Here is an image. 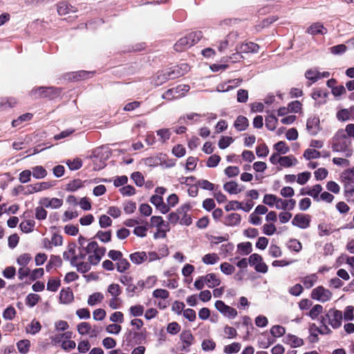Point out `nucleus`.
<instances>
[{"mask_svg":"<svg viewBox=\"0 0 354 354\" xmlns=\"http://www.w3.org/2000/svg\"><path fill=\"white\" fill-rule=\"evenodd\" d=\"M40 297L37 294L30 293L26 299V304L30 307H33L39 301Z\"/></svg>","mask_w":354,"mask_h":354,"instance_id":"obj_45","label":"nucleus"},{"mask_svg":"<svg viewBox=\"0 0 354 354\" xmlns=\"http://www.w3.org/2000/svg\"><path fill=\"white\" fill-rule=\"evenodd\" d=\"M131 261L136 264H140L147 259V254L145 252H138L130 255Z\"/></svg>","mask_w":354,"mask_h":354,"instance_id":"obj_26","label":"nucleus"},{"mask_svg":"<svg viewBox=\"0 0 354 354\" xmlns=\"http://www.w3.org/2000/svg\"><path fill=\"white\" fill-rule=\"evenodd\" d=\"M234 139L232 137L229 136H223L218 141V147L220 149H225L227 148L232 142Z\"/></svg>","mask_w":354,"mask_h":354,"instance_id":"obj_64","label":"nucleus"},{"mask_svg":"<svg viewBox=\"0 0 354 354\" xmlns=\"http://www.w3.org/2000/svg\"><path fill=\"white\" fill-rule=\"evenodd\" d=\"M189 90L188 85H179L175 88L168 89L162 95L164 99L171 100L183 96Z\"/></svg>","mask_w":354,"mask_h":354,"instance_id":"obj_4","label":"nucleus"},{"mask_svg":"<svg viewBox=\"0 0 354 354\" xmlns=\"http://www.w3.org/2000/svg\"><path fill=\"white\" fill-rule=\"evenodd\" d=\"M239 36V35L236 31L230 32L224 39L220 41L218 46V50L220 52H223L228 48L234 46V44L237 41Z\"/></svg>","mask_w":354,"mask_h":354,"instance_id":"obj_5","label":"nucleus"},{"mask_svg":"<svg viewBox=\"0 0 354 354\" xmlns=\"http://www.w3.org/2000/svg\"><path fill=\"white\" fill-rule=\"evenodd\" d=\"M151 223L153 225L158 227H162V225H165L166 227H169V223H166L161 216H153L151 218Z\"/></svg>","mask_w":354,"mask_h":354,"instance_id":"obj_51","label":"nucleus"},{"mask_svg":"<svg viewBox=\"0 0 354 354\" xmlns=\"http://www.w3.org/2000/svg\"><path fill=\"white\" fill-rule=\"evenodd\" d=\"M219 257L216 253H209L205 254L202 261L205 264L214 265L219 261Z\"/></svg>","mask_w":354,"mask_h":354,"instance_id":"obj_30","label":"nucleus"},{"mask_svg":"<svg viewBox=\"0 0 354 354\" xmlns=\"http://www.w3.org/2000/svg\"><path fill=\"white\" fill-rule=\"evenodd\" d=\"M286 333V329L284 327L279 326V325H275L272 326L270 329V333L274 337H281L283 335Z\"/></svg>","mask_w":354,"mask_h":354,"instance_id":"obj_53","label":"nucleus"},{"mask_svg":"<svg viewBox=\"0 0 354 354\" xmlns=\"http://www.w3.org/2000/svg\"><path fill=\"white\" fill-rule=\"evenodd\" d=\"M16 310L14 307L10 306L3 313V317L6 320H12L16 315Z\"/></svg>","mask_w":354,"mask_h":354,"instance_id":"obj_44","label":"nucleus"},{"mask_svg":"<svg viewBox=\"0 0 354 354\" xmlns=\"http://www.w3.org/2000/svg\"><path fill=\"white\" fill-rule=\"evenodd\" d=\"M332 293L328 289L324 288L323 286H318L313 289L311 292V297L313 299L326 302L330 299Z\"/></svg>","mask_w":354,"mask_h":354,"instance_id":"obj_6","label":"nucleus"},{"mask_svg":"<svg viewBox=\"0 0 354 354\" xmlns=\"http://www.w3.org/2000/svg\"><path fill=\"white\" fill-rule=\"evenodd\" d=\"M317 279V277L316 276V274H311L304 277L302 280V282L306 288H310L316 282Z\"/></svg>","mask_w":354,"mask_h":354,"instance_id":"obj_47","label":"nucleus"},{"mask_svg":"<svg viewBox=\"0 0 354 354\" xmlns=\"http://www.w3.org/2000/svg\"><path fill=\"white\" fill-rule=\"evenodd\" d=\"M278 197L274 194H266L263 197V203L270 207H272L274 204L277 205Z\"/></svg>","mask_w":354,"mask_h":354,"instance_id":"obj_48","label":"nucleus"},{"mask_svg":"<svg viewBox=\"0 0 354 354\" xmlns=\"http://www.w3.org/2000/svg\"><path fill=\"white\" fill-rule=\"evenodd\" d=\"M82 186L80 179H75L66 185V190L74 192Z\"/></svg>","mask_w":354,"mask_h":354,"instance_id":"obj_49","label":"nucleus"},{"mask_svg":"<svg viewBox=\"0 0 354 354\" xmlns=\"http://www.w3.org/2000/svg\"><path fill=\"white\" fill-rule=\"evenodd\" d=\"M277 124V118L272 115H268L266 118V127L270 131L275 129Z\"/></svg>","mask_w":354,"mask_h":354,"instance_id":"obj_42","label":"nucleus"},{"mask_svg":"<svg viewBox=\"0 0 354 354\" xmlns=\"http://www.w3.org/2000/svg\"><path fill=\"white\" fill-rule=\"evenodd\" d=\"M34 225L35 221L32 220H28L21 222L19 227L24 232L28 233L33 230Z\"/></svg>","mask_w":354,"mask_h":354,"instance_id":"obj_43","label":"nucleus"},{"mask_svg":"<svg viewBox=\"0 0 354 354\" xmlns=\"http://www.w3.org/2000/svg\"><path fill=\"white\" fill-rule=\"evenodd\" d=\"M91 265L92 264L88 261V262H80L79 263L75 262L74 266H76L78 272L86 273L91 269Z\"/></svg>","mask_w":354,"mask_h":354,"instance_id":"obj_55","label":"nucleus"},{"mask_svg":"<svg viewBox=\"0 0 354 354\" xmlns=\"http://www.w3.org/2000/svg\"><path fill=\"white\" fill-rule=\"evenodd\" d=\"M220 268L221 272L227 275L232 274L235 271V267L227 262L222 263Z\"/></svg>","mask_w":354,"mask_h":354,"instance_id":"obj_50","label":"nucleus"},{"mask_svg":"<svg viewBox=\"0 0 354 354\" xmlns=\"http://www.w3.org/2000/svg\"><path fill=\"white\" fill-rule=\"evenodd\" d=\"M51 186L52 185L48 182H42L35 183L34 185H30L27 187V191L26 192V194H30L35 192L45 190L50 188Z\"/></svg>","mask_w":354,"mask_h":354,"instance_id":"obj_12","label":"nucleus"},{"mask_svg":"<svg viewBox=\"0 0 354 354\" xmlns=\"http://www.w3.org/2000/svg\"><path fill=\"white\" fill-rule=\"evenodd\" d=\"M342 313L335 308L330 309L324 316L321 317L322 324H328L333 328H338L342 325Z\"/></svg>","mask_w":354,"mask_h":354,"instance_id":"obj_2","label":"nucleus"},{"mask_svg":"<svg viewBox=\"0 0 354 354\" xmlns=\"http://www.w3.org/2000/svg\"><path fill=\"white\" fill-rule=\"evenodd\" d=\"M191 207L188 204H185L180 206L178 209V212L180 214V223L181 225H189L192 223V218L189 214H187L188 211L190 209Z\"/></svg>","mask_w":354,"mask_h":354,"instance_id":"obj_9","label":"nucleus"},{"mask_svg":"<svg viewBox=\"0 0 354 354\" xmlns=\"http://www.w3.org/2000/svg\"><path fill=\"white\" fill-rule=\"evenodd\" d=\"M180 76L178 68L175 66L167 68L161 72H158L157 75V84H161L165 82L178 78Z\"/></svg>","mask_w":354,"mask_h":354,"instance_id":"obj_3","label":"nucleus"},{"mask_svg":"<svg viewBox=\"0 0 354 354\" xmlns=\"http://www.w3.org/2000/svg\"><path fill=\"white\" fill-rule=\"evenodd\" d=\"M133 336V337H142L143 334L142 333H138V332H134L133 333L131 330H129L128 333H127L124 335V339L123 340L122 345L130 346L131 342V337Z\"/></svg>","mask_w":354,"mask_h":354,"instance_id":"obj_32","label":"nucleus"},{"mask_svg":"<svg viewBox=\"0 0 354 354\" xmlns=\"http://www.w3.org/2000/svg\"><path fill=\"white\" fill-rule=\"evenodd\" d=\"M54 87L41 86L31 91L30 94L35 97H49L58 94Z\"/></svg>","mask_w":354,"mask_h":354,"instance_id":"obj_7","label":"nucleus"},{"mask_svg":"<svg viewBox=\"0 0 354 354\" xmlns=\"http://www.w3.org/2000/svg\"><path fill=\"white\" fill-rule=\"evenodd\" d=\"M32 176L37 179L44 178L47 176V171L42 166H36L32 168Z\"/></svg>","mask_w":354,"mask_h":354,"instance_id":"obj_36","label":"nucleus"},{"mask_svg":"<svg viewBox=\"0 0 354 354\" xmlns=\"http://www.w3.org/2000/svg\"><path fill=\"white\" fill-rule=\"evenodd\" d=\"M241 222V216L236 213H232L225 218V224L229 226H234Z\"/></svg>","mask_w":354,"mask_h":354,"instance_id":"obj_25","label":"nucleus"},{"mask_svg":"<svg viewBox=\"0 0 354 354\" xmlns=\"http://www.w3.org/2000/svg\"><path fill=\"white\" fill-rule=\"evenodd\" d=\"M17 347L19 353L26 354L30 347V342L28 339H22L17 343Z\"/></svg>","mask_w":354,"mask_h":354,"instance_id":"obj_31","label":"nucleus"},{"mask_svg":"<svg viewBox=\"0 0 354 354\" xmlns=\"http://www.w3.org/2000/svg\"><path fill=\"white\" fill-rule=\"evenodd\" d=\"M223 189L230 194H236L242 191L238 183L234 181H230L224 184Z\"/></svg>","mask_w":354,"mask_h":354,"instance_id":"obj_22","label":"nucleus"},{"mask_svg":"<svg viewBox=\"0 0 354 354\" xmlns=\"http://www.w3.org/2000/svg\"><path fill=\"white\" fill-rule=\"evenodd\" d=\"M327 32L326 29L321 23H315L309 26L307 29V32L311 35L321 34L324 35Z\"/></svg>","mask_w":354,"mask_h":354,"instance_id":"obj_20","label":"nucleus"},{"mask_svg":"<svg viewBox=\"0 0 354 354\" xmlns=\"http://www.w3.org/2000/svg\"><path fill=\"white\" fill-rule=\"evenodd\" d=\"M77 330L82 335H88L91 332V326L88 322H81L77 326Z\"/></svg>","mask_w":354,"mask_h":354,"instance_id":"obj_33","label":"nucleus"},{"mask_svg":"<svg viewBox=\"0 0 354 354\" xmlns=\"http://www.w3.org/2000/svg\"><path fill=\"white\" fill-rule=\"evenodd\" d=\"M117 270L119 272H124L126 270H129L130 267V263L126 259L122 257L120 260H118L117 263Z\"/></svg>","mask_w":354,"mask_h":354,"instance_id":"obj_40","label":"nucleus"},{"mask_svg":"<svg viewBox=\"0 0 354 354\" xmlns=\"http://www.w3.org/2000/svg\"><path fill=\"white\" fill-rule=\"evenodd\" d=\"M107 291L114 297H118L121 294L120 287L116 283H112L109 286Z\"/></svg>","mask_w":354,"mask_h":354,"instance_id":"obj_57","label":"nucleus"},{"mask_svg":"<svg viewBox=\"0 0 354 354\" xmlns=\"http://www.w3.org/2000/svg\"><path fill=\"white\" fill-rule=\"evenodd\" d=\"M32 117V115L31 113H26L20 115L17 119L14 120L12 122V125L14 127H18L21 122L23 121H28L30 120Z\"/></svg>","mask_w":354,"mask_h":354,"instance_id":"obj_59","label":"nucleus"},{"mask_svg":"<svg viewBox=\"0 0 354 354\" xmlns=\"http://www.w3.org/2000/svg\"><path fill=\"white\" fill-rule=\"evenodd\" d=\"M129 311L132 316H141L144 313V307L141 305L133 306L129 308Z\"/></svg>","mask_w":354,"mask_h":354,"instance_id":"obj_63","label":"nucleus"},{"mask_svg":"<svg viewBox=\"0 0 354 354\" xmlns=\"http://www.w3.org/2000/svg\"><path fill=\"white\" fill-rule=\"evenodd\" d=\"M310 217L307 214H297L292 220V224L301 229H306L309 227Z\"/></svg>","mask_w":354,"mask_h":354,"instance_id":"obj_10","label":"nucleus"},{"mask_svg":"<svg viewBox=\"0 0 354 354\" xmlns=\"http://www.w3.org/2000/svg\"><path fill=\"white\" fill-rule=\"evenodd\" d=\"M274 149L278 153H286L289 151V147L286 145L283 141H279L274 145Z\"/></svg>","mask_w":354,"mask_h":354,"instance_id":"obj_52","label":"nucleus"},{"mask_svg":"<svg viewBox=\"0 0 354 354\" xmlns=\"http://www.w3.org/2000/svg\"><path fill=\"white\" fill-rule=\"evenodd\" d=\"M295 205L296 201L295 199L283 200L281 198H278L276 208L278 209L292 210L295 208Z\"/></svg>","mask_w":354,"mask_h":354,"instance_id":"obj_14","label":"nucleus"},{"mask_svg":"<svg viewBox=\"0 0 354 354\" xmlns=\"http://www.w3.org/2000/svg\"><path fill=\"white\" fill-rule=\"evenodd\" d=\"M320 156V152L315 150L308 149L304 151V157L307 160L315 159Z\"/></svg>","mask_w":354,"mask_h":354,"instance_id":"obj_58","label":"nucleus"},{"mask_svg":"<svg viewBox=\"0 0 354 354\" xmlns=\"http://www.w3.org/2000/svg\"><path fill=\"white\" fill-rule=\"evenodd\" d=\"M205 283L208 288H212L221 283V280L214 273H209L204 276Z\"/></svg>","mask_w":354,"mask_h":354,"instance_id":"obj_17","label":"nucleus"},{"mask_svg":"<svg viewBox=\"0 0 354 354\" xmlns=\"http://www.w3.org/2000/svg\"><path fill=\"white\" fill-rule=\"evenodd\" d=\"M297 162V160L293 156H281L280 165L285 167H289Z\"/></svg>","mask_w":354,"mask_h":354,"instance_id":"obj_41","label":"nucleus"},{"mask_svg":"<svg viewBox=\"0 0 354 354\" xmlns=\"http://www.w3.org/2000/svg\"><path fill=\"white\" fill-rule=\"evenodd\" d=\"M215 308L224 316H226L230 319H233L237 315L236 310L226 305L223 301H216L215 302Z\"/></svg>","mask_w":354,"mask_h":354,"instance_id":"obj_8","label":"nucleus"},{"mask_svg":"<svg viewBox=\"0 0 354 354\" xmlns=\"http://www.w3.org/2000/svg\"><path fill=\"white\" fill-rule=\"evenodd\" d=\"M60 302L64 304H68L73 300V293L69 288L63 289L59 293Z\"/></svg>","mask_w":354,"mask_h":354,"instance_id":"obj_18","label":"nucleus"},{"mask_svg":"<svg viewBox=\"0 0 354 354\" xmlns=\"http://www.w3.org/2000/svg\"><path fill=\"white\" fill-rule=\"evenodd\" d=\"M105 252H106L105 248H104V247L100 248L97 245V248L95 251V253L88 255V261H89L90 263H91L94 266L97 265L100 263L102 257L104 255Z\"/></svg>","mask_w":354,"mask_h":354,"instance_id":"obj_13","label":"nucleus"},{"mask_svg":"<svg viewBox=\"0 0 354 354\" xmlns=\"http://www.w3.org/2000/svg\"><path fill=\"white\" fill-rule=\"evenodd\" d=\"M73 9V7L66 1L60 2L57 5V12L59 15H65L71 11L74 12Z\"/></svg>","mask_w":354,"mask_h":354,"instance_id":"obj_28","label":"nucleus"},{"mask_svg":"<svg viewBox=\"0 0 354 354\" xmlns=\"http://www.w3.org/2000/svg\"><path fill=\"white\" fill-rule=\"evenodd\" d=\"M285 342L294 348L299 347L304 344V340L301 338L291 334L285 337Z\"/></svg>","mask_w":354,"mask_h":354,"instance_id":"obj_19","label":"nucleus"},{"mask_svg":"<svg viewBox=\"0 0 354 354\" xmlns=\"http://www.w3.org/2000/svg\"><path fill=\"white\" fill-rule=\"evenodd\" d=\"M191 46V41L188 39L187 36L185 35L176 41L174 48L176 51L182 52Z\"/></svg>","mask_w":354,"mask_h":354,"instance_id":"obj_15","label":"nucleus"},{"mask_svg":"<svg viewBox=\"0 0 354 354\" xmlns=\"http://www.w3.org/2000/svg\"><path fill=\"white\" fill-rule=\"evenodd\" d=\"M323 311V306L320 304L315 305L312 309L308 313V315L311 319H315L317 318L319 314H321Z\"/></svg>","mask_w":354,"mask_h":354,"instance_id":"obj_46","label":"nucleus"},{"mask_svg":"<svg viewBox=\"0 0 354 354\" xmlns=\"http://www.w3.org/2000/svg\"><path fill=\"white\" fill-rule=\"evenodd\" d=\"M96 237H97L101 241L104 243L109 242L111 239V232L99 231L96 234Z\"/></svg>","mask_w":354,"mask_h":354,"instance_id":"obj_56","label":"nucleus"},{"mask_svg":"<svg viewBox=\"0 0 354 354\" xmlns=\"http://www.w3.org/2000/svg\"><path fill=\"white\" fill-rule=\"evenodd\" d=\"M303 189H301V194L302 195H304V194H307L308 196H312L315 200H317V201L319 200V194L322 192V187L321 186V185L319 184H317L315 185H314L312 189H309L308 192H303Z\"/></svg>","mask_w":354,"mask_h":354,"instance_id":"obj_23","label":"nucleus"},{"mask_svg":"<svg viewBox=\"0 0 354 354\" xmlns=\"http://www.w3.org/2000/svg\"><path fill=\"white\" fill-rule=\"evenodd\" d=\"M41 328V326L39 322L33 319L32 322L26 327V332L31 335H35L39 333Z\"/></svg>","mask_w":354,"mask_h":354,"instance_id":"obj_27","label":"nucleus"},{"mask_svg":"<svg viewBox=\"0 0 354 354\" xmlns=\"http://www.w3.org/2000/svg\"><path fill=\"white\" fill-rule=\"evenodd\" d=\"M346 50H347V47L344 44H339V45L330 47L329 48L330 53L335 55L343 54L346 52Z\"/></svg>","mask_w":354,"mask_h":354,"instance_id":"obj_54","label":"nucleus"},{"mask_svg":"<svg viewBox=\"0 0 354 354\" xmlns=\"http://www.w3.org/2000/svg\"><path fill=\"white\" fill-rule=\"evenodd\" d=\"M241 345L239 342H234L224 347L223 351L227 354L236 353L241 349Z\"/></svg>","mask_w":354,"mask_h":354,"instance_id":"obj_35","label":"nucleus"},{"mask_svg":"<svg viewBox=\"0 0 354 354\" xmlns=\"http://www.w3.org/2000/svg\"><path fill=\"white\" fill-rule=\"evenodd\" d=\"M32 257L28 253H24L21 254L17 259V263L21 267H26V266L30 262Z\"/></svg>","mask_w":354,"mask_h":354,"instance_id":"obj_37","label":"nucleus"},{"mask_svg":"<svg viewBox=\"0 0 354 354\" xmlns=\"http://www.w3.org/2000/svg\"><path fill=\"white\" fill-rule=\"evenodd\" d=\"M351 141L344 132V129L337 131L333 138L332 149L333 151L342 152L346 158L351 156L353 150L350 146Z\"/></svg>","mask_w":354,"mask_h":354,"instance_id":"obj_1","label":"nucleus"},{"mask_svg":"<svg viewBox=\"0 0 354 354\" xmlns=\"http://www.w3.org/2000/svg\"><path fill=\"white\" fill-rule=\"evenodd\" d=\"M351 114V110L348 111V109H344L337 112V118L338 120L344 122L349 120Z\"/></svg>","mask_w":354,"mask_h":354,"instance_id":"obj_62","label":"nucleus"},{"mask_svg":"<svg viewBox=\"0 0 354 354\" xmlns=\"http://www.w3.org/2000/svg\"><path fill=\"white\" fill-rule=\"evenodd\" d=\"M259 46L254 42H245L236 45L235 50L241 53H257Z\"/></svg>","mask_w":354,"mask_h":354,"instance_id":"obj_11","label":"nucleus"},{"mask_svg":"<svg viewBox=\"0 0 354 354\" xmlns=\"http://www.w3.org/2000/svg\"><path fill=\"white\" fill-rule=\"evenodd\" d=\"M158 136H159V140L165 143L169 140L171 133L169 129H161L156 131Z\"/></svg>","mask_w":354,"mask_h":354,"instance_id":"obj_34","label":"nucleus"},{"mask_svg":"<svg viewBox=\"0 0 354 354\" xmlns=\"http://www.w3.org/2000/svg\"><path fill=\"white\" fill-rule=\"evenodd\" d=\"M342 183H354V167L344 170L340 174Z\"/></svg>","mask_w":354,"mask_h":354,"instance_id":"obj_24","label":"nucleus"},{"mask_svg":"<svg viewBox=\"0 0 354 354\" xmlns=\"http://www.w3.org/2000/svg\"><path fill=\"white\" fill-rule=\"evenodd\" d=\"M180 339L187 346H189L194 340V337L189 330L183 331L180 334Z\"/></svg>","mask_w":354,"mask_h":354,"instance_id":"obj_38","label":"nucleus"},{"mask_svg":"<svg viewBox=\"0 0 354 354\" xmlns=\"http://www.w3.org/2000/svg\"><path fill=\"white\" fill-rule=\"evenodd\" d=\"M60 286L59 280L50 279L47 283V290L51 292H55Z\"/></svg>","mask_w":354,"mask_h":354,"instance_id":"obj_60","label":"nucleus"},{"mask_svg":"<svg viewBox=\"0 0 354 354\" xmlns=\"http://www.w3.org/2000/svg\"><path fill=\"white\" fill-rule=\"evenodd\" d=\"M131 178L135 182L137 186L141 187L145 183L144 177L139 171L133 172L131 174Z\"/></svg>","mask_w":354,"mask_h":354,"instance_id":"obj_61","label":"nucleus"},{"mask_svg":"<svg viewBox=\"0 0 354 354\" xmlns=\"http://www.w3.org/2000/svg\"><path fill=\"white\" fill-rule=\"evenodd\" d=\"M104 299V295L101 292H95L88 297L87 303L89 306H95L101 303Z\"/></svg>","mask_w":354,"mask_h":354,"instance_id":"obj_29","label":"nucleus"},{"mask_svg":"<svg viewBox=\"0 0 354 354\" xmlns=\"http://www.w3.org/2000/svg\"><path fill=\"white\" fill-rule=\"evenodd\" d=\"M41 203L45 207L58 208L62 205L63 201L62 199L53 198H44L41 201Z\"/></svg>","mask_w":354,"mask_h":354,"instance_id":"obj_16","label":"nucleus"},{"mask_svg":"<svg viewBox=\"0 0 354 354\" xmlns=\"http://www.w3.org/2000/svg\"><path fill=\"white\" fill-rule=\"evenodd\" d=\"M248 126V120L243 115H239L234 122V127L239 131L245 130Z\"/></svg>","mask_w":354,"mask_h":354,"instance_id":"obj_21","label":"nucleus"},{"mask_svg":"<svg viewBox=\"0 0 354 354\" xmlns=\"http://www.w3.org/2000/svg\"><path fill=\"white\" fill-rule=\"evenodd\" d=\"M188 39L191 41L192 46L198 43L203 37L201 31L192 32L187 35Z\"/></svg>","mask_w":354,"mask_h":354,"instance_id":"obj_39","label":"nucleus"}]
</instances>
